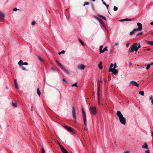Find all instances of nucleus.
Listing matches in <instances>:
<instances>
[{
	"label": "nucleus",
	"mask_w": 153,
	"mask_h": 153,
	"mask_svg": "<svg viewBox=\"0 0 153 153\" xmlns=\"http://www.w3.org/2000/svg\"><path fill=\"white\" fill-rule=\"evenodd\" d=\"M117 115L118 116L120 123L122 124L125 125L126 124V119L123 117V114L120 111H117Z\"/></svg>",
	"instance_id": "f257e3e1"
},
{
	"label": "nucleus",
	"mask_w": 153,
	"mask_h": 153,
	"mask_svg": "<svg viewBox=\"0 0 153 153\" xmlns=\"http://www.w3.org/2000/svg\"><path fill=\"white\" fill-rule=\"evenodd\" d=\"M140 48V45L139 43H135L132 45L129 49L128 52H133L134 51H137L138 49Z\"/></svg>",
	"instance_id": "f03ea898"
},
{
	"label": "nucleus",
	"mask_w": 153,
	"mask_h": 153,
	"mask_svg": "<svg viewBox=\"0 0 153 153\" xmlns=\"http://www.w3.org/2000/svg\"><path fill=\"white\" fill-rule=\"evenodd\" d=\"M72 114L73 117V118L74 120H75L74 122L75 123L76 122V113L75 111V108L73 106L72 107Z\"/></svg>",
	"instance_id": "7ed1b4c3"
},
{
	"label": "nucleus",
	"mask_w": 153,
	"mask_h": 153,
	"mask_svg": "<svg viewBox=\"0 0 153 153\" xmlns=\"http://www.w3.org/2000/svg\"><path fill=\"white\" fill-rule=\"evenodd\" d=\"M100 82H97V97L99 103L100 102Z\"/></svg>",
	"instance_id": "20e7f679"
},
{
	"label": "nucleus",
	"mask_w": 153,
	"mask_h": 153,
	"mask_svg": "<svg viewBox=\"0 0 153 153\" xmlns=\"http://www.w3.org/2000/svg\"><path fill=\"white\" fill-rule=\"evenodd\" d=\"M90 110L91 111V113L95 115L97 114V110L96 107H90Z\"/></svg>",
	"instance_id": "39448f33"
},
{
	"label": "nucleus",
	"mask_w": 153,
	"mask_h": 153,
	"mask_svg": "<svg viewBox=\"0 0 153 153\" xmlns=\"http://www.w3.org/2000/svg\"><path fill=\"white\" fill-rule=\"evenodd\" d=\"M137 25L138 27L137 29H136L137 31H139L142 30V24L138 22L137 23Z\"/></svg>",
	"instance_id": "423d86ee"
},
{
	"label": "nucleus",
	"mask_w": 153,
	"mask_h": 153,
	"mask_svg": "<svg viewBox=\"0 0 153 153\" xmlns=\"http://www.w3.org/2000/svg\"><path fill=\"white\" fill-rule=\"evenodd\" d=\"M63 126L64 128L67 129L69 131L72 133L74 132L73 129L71 128V127L68 126Z\"/></svg>",
	"instance_id": "0eeeda50"
},
{
	"label": "nucleus",
	"mask_w": 153,
	"mask_h": 153,
	"mask_svg": "<svg viewBox=\"0 0 153 153\" xmlns=\"http://www.w3.org/2000/svg\"><path fill=\"white\" fill-rule=\"evenodd\" d=\"M77 67L78 69L80 70H84L85 68V65L82 64H81L78 65H77Z\"/></svg>",
	"instance_id": "6e6552de"
},
{
	"label": "nucleus",
	"mask_w": 153,
	"mask_h": 153,
	"mask_svg": "<svg viewBox=\"0 0 153 153\" xmlns=\"http://www.w3.org/2000/svg\"><path fill=\"white\" fill-rule=\"evenodd\" d=\"M130 84H132L133 85L136 86L137 87H138L139 85L137 83V82L134 81H131L130 82Z\"/></svg>",
	"instance_id": "1a4fd4ad"
},
{
	"label": "nucleus",
	"mask_w": 153,
	"mask_h": 153,
	"mask_svg": "<svg viewBox=\"0 0 153 153\" xmlns=\"http://www.w3.org/2000/svg\"><path fill=\"white\" fill-rule=\"evenodd\" d=\"M114 66V64L113 63L111 64L110 65V67L109 68V70H108V72H111V71H112L114 69L112 68H113Z\"/></svg>",
	"instance_id": "9d476101"
},
{
	"label": "nucleus",
	"mask_w": 153,
	"mask_h": 153,
	"mask_svg": "<svg viewBox=\"0 0 153 153\" xmlns=\"http://www.w3.org/2000/svg\"><path fill=\"white\" fill-rule=\"evenodd\" d=\"M5 15L3 13L0 11V20H1V19H3Z\"/></svg>",
	"instance_id": "9b49d317"
},
{
	"label": "nucleus",
	"mask_w": 153,
	"mask_h": 153,
	"mask_svg": "<svg viewBox=\"0 0 153 153\" xmlns=\"http://www.w3.org/2000/svg\"><path fill=\"white\" fill-rule=\"evenodd\" d=\"M133 20V19H123L120 20V22L128 21H132Z\"/></svg>",
	"instance_id": "f8f14e48"
},
{
	"label": "nucleus",
	"mask_w": 153,
	"mask_h": 153,
	"mask_svg": "<svg viewBox=\"0 0 153 153\" xmlns=\"http://www.w3.org/2000/svg\"><path fill=\"white\" fill-rule=\"evenodd\" d=\"M99 21V22L102 25V26L104 27L105 28V25L104 23V22H103L102 19H101V20Z\"/></svg>",
	"instance_id": "ddd939ff"
},
{
	"label": "nucleus",
	"mask_w": 153,
	"mask_h": 153,
	"mask_svg": "<svg viewBox=\"0 0 153 153\" xmlns=\"http://www.w3.org/2000/svg\"><path fill=\"white\" fill-rule=\"evenodd\" d=\"M144 145L143 146H142V148H144L146 149H148V150H149L148 148V146L147 144L146 143H145L144 144Z\"/></svg>",
	"instance_id": "4468645a"
},
{
	"label": "nucleus",
	"mask_w": 153,
	"mask_h": 153,
	"mask_svg": "<svg viewBox=\"0 0 153 153\" xmlns=\"http://www.w3.org/2000/svg\"><path fill=\"white\" fill-rule=\"evenodd\" d=\"M62 69L67 74H69L70 73L64 67L62 68Z\"/></svg>",
	"instance_id": "2eb2a0df"
},
{
	"label": "nucleus",
	"mask_w": 153,
	"mask_h": 153,
	"mask_svg": "<svg viewBox=\"0 0 153 153\" xmlns=\"http://www.w3.org/2000/svg\"><path fill=\"white\" fill-rule=\"evenodd\" d=\"M56 62L58 64V65L62 69V68L64 67H63V65L59 62H58L57 60H56Z\"/></svg>",
	"instance_id": "dca6fc26"
},
{
	"label": "nucleus",
	"mask_w": 153,
	"mask_h": 153,
	"mask_svg": "<svg viewBox=\"0 0 153 153\" xmlns=\"http://www.w3.org/2000/svg\"><path fill=\"white\" fill-rule=\"evenodd\" d=\"M137 31V30L136 29H134L133 30H132V31H131L129 33V34L130 35H132L134 33L135 31Z\"/></svg>",
	"instance_id": "f3484780"
},
{
	"label": "nucleus",
	"mask_w": 153,
	"mask_h": 153,
	"mask_svg": "<svg viewBox=\"0 0 153 153\" xmlns=\"http://www.w3.org/2000/svg\"><path fill=\"white\" fill-rule=\"evenodd\" d=\"M98 16L101 18H102L104 20H106V18L105 16H104L101 15H98Z\"/></svg>",
	"instance_id": "a211bd4d"
},
{
	"label": "nucleus",
	"mask_w": 153,
	"mask_h": 153,
	"mask_svg": "<svg viewBox=\"0 0 153 153\" xmlns=\"http://www.w3.org/2000/svg\"><path fill=\"white\" fill-rule=\"evenodd\" d=\"M107 51V47L106 46L103 49V50H102V51H100V53H104L105 51Z\"/></svg>",
	"instance_id": "6ab92c4d"
},
{
	"label": "nucleus",
	"mask_w": 153,
	"mask_h": 153,
	"mask_svg": "<svg viewBox=\"0 0 153 153\" xmlns=\"http://www.w3.org/2000/svg\"><path fill=\"white\" fill-rule=\"evenodd\" d=\"M146 42L149 43L151 45H153V41H146Z\"/></svg>",
	"instance_id": "aec40b11"
},
{
	"label": "nucleus",
	"mask_w": 153,
	"mask_h": 153,
	"mask_svg": "<svg viewBox=\"0 0 153 153\" xmlns=\"http://www.w3.org/2000/svg\"><path fill=\"white\" fill-rule=\"evenodd\" d=\"M22 63H23L22 61V60H20L18 62V63L20 67H21L22 64Z\"/></svg>",
	"instance_id": "412c9836"
},
{
	"label": "nucleus",
	"mask_w": 153,
	"mask_h": 153,
	"mask_svg": "<svg viewBox=\"0 0 153 153\" xmlns=\"http://www.w3.org/2000/svg\"><path fill=\"white\" fill-rule=\"evenodd\" d=\"M113 73L115 74H116L118 72V70L115 69H114L113 71Z\"/></svg>",
	"instance_id": "4be33fe9"
},
{
	"label": "nucleus",
	"mask_w": 153,
	"mask_h": 153,
	"mask_svg": "<svg viewBox=\"0 0 153 153\" xmlns=\"http://www.w3.org/2000/svg\"><path fill=\"white\" fill-rule=\"evenodd\" d=\"M37 93L38 95L40 96L41 94V93L40 92L39 90V88H37Z\"/></svg>",
	"instance_id": "5701e85b"
},
{
	"label": "nucleus",
	"mask_w": 153,
	"mask_h": 153,
	"mask_svg": "<svg viewBox=\"0 0 153 153\" xmlns=\"http://www.w3.org/2000/svg\"><path fill=\"white\" fill-rule=\"evenodd\" d=\"M139 94H140L141 95L143 96L144 95V92L143 91H139Z\"/></svg>",
	"instance_id": "b1692460"
},
{
	"label": "nucleus",
	"mask_w": 153,
	"mask_h": 153,
	"mask_svg": "<svg viewBox=\"0 0 153 153\" xmlns=\"http://www.w3.org/2000/svg\"><path fill=\"white\" fill-rule=\"evenodd\" d=\"M79 41L82 45L84 46L85 45L83 41H82V40L80 39H79Z\"/></svg>",
	"instance_id": "393cba45"
},
{
	"label": "nucleus",
	"mask_w": 153,
	"mask_h": 153,
	"mask_svg": "<svg viewBox=\"0 0 153 153\" xmlns=\"http://www.w3.org/2000/svg\"><path fill=\"white\" fill-rule=\"evenodd\" d=\"M82 117L83 120L86 119V117L85 113L84 114H82Z\"/></svg>",
	"instance_id": "a878e982"
},
{
	"label": "nucleus",
	"mask_w": 153,
	"mask_h": 153,
	"mask_svg": "<svg viewBox=\"0 0 153 153\" xmlns=\"http://www.w3.org/2000/svg\"><path fill=\"white\" fill-rule=\"evenodd\" d=\"M38 58H39V60L41 61H44V59H42L41 57L39 56H38Z\"/></svg>",
	"instance_id": "bb28decb"
},
{
	"label": "nucleus",
	"mask_w": 153,
	"mask_h": 153,
	"mask_svg": "<svg viewBox=\"0 0 153 153\" xmlns=\"http://www.w3.org/2000/svg\"><path fill=\"white\" fill-rule=\"evenodd\" d=\"M59 145L60 147V148L61 149V150L62 151V150H63V149H65L63 147V146H62V145H60L59 143Z\"/></svg>",
	"instance_id": "cd10ccee"
},
{
	"label": "nucleus",
	"mask_w": 153,
	"mask_h": 153,
	"mask_svg": "<svg viewBox=\"0 0 153 153\" xmlns=\"http://www.w3.org/2000/svg\"><path fill=\"white\" fill-rule=\"evenodd\" d=\"M17 104L16 103H12V105L14 107H16L17 106Z\"/></svg>",
	"instance_id": "c85d7f7f"
},
{
	"label": "nucleus",
	"mask_w": 153,
	"mask_h": 153,
	"mask_svg": "<svg viewBox=\"0 0 153 153\" xmlns=\"http://www.w3.org/2000/svg\"><path fill=\"white\" fill-rule=\"evenodd\" d=\"M77 82H76L75 83L72 84V86H75L76 87H78V85H77Z\"/></svg>",
	"instance_id": "c756f323"
},
{
	"label": "nucleus",
	"mask_w": 153,
	"mask_h": 153,
	"mask_svg": "<svg viewBox=\"0 0 153 153\" xmlns=\"http://www.w3.org/2000/svg\"><path fill=\"white\" fill-rule=\"evenodd\" d=\"M15 86L16 88L17 89L19 88V87L17 83H16V84H15Z\"/></svg>",
	"instance_id": "7c9ffc66"
},
{
	"label": "nucleus",
	"mask_w": 153,
	"mask_h": 153,
	"mask_svg": "<svg viewBox=\"0 0 153 153\" xmlns=\"http://www.w3.org/2000/svg\"><path fill=\"white\" fill-rule=\"evenodd\" d=\"M143 32H140L138 34H137V35H136V36H140V35H142V34H143Z\"/></svg>",
	"instance_id": "2f4dec72"
},
{
	"label": "nucleus",
	"mask_w": 153,
	"mask_h": 153,
	"mask_svg": "<svg viewBox=\"0 0 153 153\" xmlns=\"http://www.w3.org/2000/svg\"><path fill=\"white\" fill-rule=\"evenodd\" d=\"M150 67V64H148L147 65V67H146V70H148L149 68Z\"/></svg>",
	"instance_id": "473e14b6"
},
{
	"label": "nucleus",
	"mask_w": 153,
	"mask_h": 153,
	"mask_svg": "<svg viewBox=\"0 0 153 153\" xmlns=\"http://www.w3.org/2000/svg\"><path fill=\"white\" fill-rule=\"evenodd\" d=\"M94 17L97 19L99 22L100 21V20H101V19H100L99 18L97 17L96 16H94Z\"/></svg>",
	"instance_id": "72a5a7b5"
},
{
	"label": "nucleus",
	"mask_w": 153,
	"mask_h": 153,
	"mask_svg": "<svg viewBox=\"0 0 153 153\" xmlns=\"http://www.w3.org/2000/svg\"><path fill=\"white\" fill-rule=\"evenodd\" d=\"M20 67L22 68V70H23V71L27 70L26 68H25L23 66H21V67Z\"/></svg>",
	"instance_id": "f704fd0d"
},
{
	"label": "nucleus",
	"mask_w": 153,
	"mask_h": 153,
	"mask_svg": "<svg viewBox=\"0 0 153 153\" xmlns=\"http://www.w3.org/2000/svg\"><path fill=\"white\" fill-rule=\"evenodd\" d=\"M118 10V8L116 7V6H114V10L115 11H117V10Z\"/></svg>",
	"instance_id": "c9c22d12"
},
{
	"label": "nucleus",
	"mask_w": 153,
	"mask_h": 153,
	"mask_svg": "<svg viewBox=\"0 0 153 153\" xmlns=\"http://www.w3.org/2000/svg\"><path fill=\"white\" fill-rule=\"evenodd\" d=\"M62 152L63 153H66L68 152L65 149L62 150Z\"/></svg>",
	"instance_id": "e433bc0d"
},
{
	"label": "nucleus",
	"mask_w": 153,
	"mask_h": 153,
	"mask_svg": "<svg viewBox=\"0 0 153 153\" xmlns=\"http://www.w3.org/2000/svg\"><path fill=\"white\" fill-rule=\"evenodd\" d=\"M98 67L101 70L102 69V65H98Z\"/></svg>",
	"instance_id": "4c0bfd02"
},
{
	"label": "nucleus",
	"mask_w": 153,
	"mask_h": 153,
	"mask_svg": "<svg viewBox=\"0 0 153 153\" xmlns=\"http://www.w3.org/2000/svg\"><path fill=\"white\" fill-rule=\"evenodd\" d=\"M89 3L88 2H85L84 3V4H83V6H85V5H88L89 4Z\"/></svg>",
	"instance_id": "58836bf2"
},
{
	"label": "nucleus",
	"mask_w": 153,
	"mask_h": 153,
	"mask_svg": "<svg viewBox=\"0 0 153 153\" xmlns=\"http://www.w3.org/2000/svg\"><path fill=\"white\" fill-rule=\"evenodd\" d=\"M103 47V45H101L100 46V51H102V48Z\"/></svg>",
	"instance_id": "ea45409f"
},
{
	"label": "nucleus",
	"mask_w": 153,
	"mask_h": 153,
	"mask_svg": "<svg viewBox=\"0 0 153 153\" xmlns=\"http://www.w3.org/2000/svg\"><path fill=\"white\" fill-rule=\"evenodd\" d=\"M83 120V122L84 123V124L85 126L86 125V119L85 120Z\"/></svg>",
	"instance_id": "a19ab883"
},
{
	"label": "nucleus",
	"mask_w": 153,
	"mask_h": 153,
	"mask_svg": "<svg viewBox=\"0 0 153 153\" xmlns=\"http://www.w3.org/2000/svg\"><path fill=\"white\" fill-rule=\"evenodd\" d=\"M22 65H28V63L27 62H23V63H22Z\"/></svg>",
	"instance_id": "79ce46f5"
},
{
	"label": "nucleus",
	"mask_w": 153,
	"mask_h": 153,
	"mask_svg": "<svg viewBox=\"0 0 153 153\" xmlns=\"http://www.w3.org/2000/svg\"><path fill=\"white\" fill-rule=\"evenodd\" d=\"M42 153H45V151L44 148H42Z\"/></svg>",
	"instance_id": "37998d69"
},
{
	"label": "nucleus",
	"mask_w": 153,
	"mask_h": 153,
	"mask_svg": "<svg viewBox=\"0 0 153 153\" xmlns=\"http://www.w3.org/2000/svg\"><path fill=\"white\" fill-rule=\"evenodd\" d=\"M62 80L63 82L66 83H68V82H67V80L63 78Z\"/></svg>",
	"instance_id": "c03bdc74"
},
{
	"label": "nucleus",
	"mask_w": 153,
	"mask_h": 153,
	"mask_svg": "<svg viewBox=\"0 0 153 153\" xmlns=\"http://www.w3.org/2000/svg\"><path fill=\"white\" fill-rule=\"evenodd\" d=\"M36 24V22L34 21H33L31 23V24L32 25H34Z\"/></svg>",
	"instance_id": "a18cd8bd"
},
{
	"label": "nucleus",
	"mask_w": 153,
	"mask_h": 153,
	"mask_svg": "<svg viewBox=\"0 0 153 153\" xmlns=\"http://www.w3.org/2000/svg\"><path fill=\"white\" fill-rule=\"evenodd\" d=\"M145 153H150V151L149 150H146L145 152Z\"/></svg>",
	"instance_id": "49530a36"
},
{
	"label": "nucleus",
	"mask_w": 153,
	"mask_h": 153,
	"mask_svg": "<svg viewBox=\"0 0 153 153\" xmlns=\"http://www.w3.org/2000/svg\"><path fill=\"white\" fill-rule=\"evenodd\" d=\"M19 10L18 9L16 8H14L13 9V10L14 11H16L17 10Z\"/></svg>",
	"instance_id": "de8ad7c7"
},
{
	"label": "nucleus",
	"mask_w": 153,
	"mask_h": 153,
	"mask_svg": "<svg viewBox=\"0 0 153 153\" xmlns=\"http://www.w3.org/2000/svg\"><path fill=\"white\" fill-rule=\"evenodd\" d=\"M116 63H115L114 65V68H113V69H115V68H116Z\"/></svg>",
	"instance_id": "09e8293b"
},
{
	"label": "nucleus",
	"mask_w": 153,
	"mask_h": 153,
	"mask_svg": "<svg viewBox=\"0 0 153 153\" xmlns=\"http://www.w3.org/2000/svg\"><path fill=\"white\" fill-rule=\"evenodd\" d=\"M51 69H52V70H53V71H56V69H55V68H54V67H52L51 68Z\"/></svg>",
	"instance_id": "8fccbe9b"
},
{
	"label": "nucleus",
	"mask_w": 153,
	"mask_h": 153,
	"mask_svg": "<svg viewBox=\"0 0 153 153\" xmlns=\"http://www.w3.org/2000/svg\"><path fill=\"white\" fill-rule=\"evenodd\" d=\"M129 45V43H127V44H126V47H128Z\"/></svg>",
	"instance_id": "3c124183"
},
{
	"label": "nucleus",
	"mask_w": 153,
	"mask_h": 153,
	"mask_svg": "<svg viewBox=\"0 0 153 153\" xmlns=\"http://www.w3.org/2000/svg\"><path fill=\"white\" fill-rule=\"evenodd\" d=\"M149 99L150 100H153V98L151 96L149 97Z\"/></svg>",
	"instance_id": "603ef678"
},
{
	"label": "nucleus",
	"mask_w": 153,
	"mask_h": 153,
	"mask_svg": "<svg viewBox=\"0 0 153 153\" xmlns=\"http://www.w3.org/2000/svg\"><path fill=\"white\" fill-rule=\"evenodd\" d=\"M82 114L85 113V111H84L83 109L82 108Z\"/></svg>",
	"instance_id": "864d4df0"
},
{
	"label": "nucleus",
	"mask_w": 153,
	"mask_h": 153,
	"mask_svg": "<svg viewBox=\"0 0 153 153\" xmlns=\"http://www.w3.org/2000/svg\"><path fill=\"white\" fill-rule=\"evenodd\" d=\"M82 114L85 113V111H84L83 109L82 108Z\"/></svg>",
	"instance_id": "5fc2aeb1"
},
{
	"label": "nucleus",
	"mask_w": 153,
	"mask_h": 153,
	"mask_svg": "<svg viewBox=\"0 0 153 153\" xmlns=\"http://www.w3.org/2000/svg\"><path fill=\"white\" fill-rule=\"evenodd\" d=\"M65 51H64V50H63L61 52V53H65Z\"/></svg>",
	"instance_id": "6e6d98bb"
},
{
	"label": "nucleus",
	"mask_w": 153,
	"mask_h": 153,
	"mask_svg": "<svg viewBox=\"0 0 153 153\" xmlns=\"http://www.w3.org/2000/svg\"><path fill=\"white\" fill-rule=\"evenodd\" d=\"M118 45V43H117L116 44H115L114 45V46L113 47H114L115 46H117V45Z\"/></svg>",
	"instance_id": "4d7b16f0"
},
{
	"label": "nucleus",
	"mask_w": 153,
	"mask_h": 153,
	"mask_svg": "<svg viewBox=\"0 0 153 153\" xmlns=\"http://www.w3.org/2000/svg\"><path fill=\"white\" fill-rule=\"evenodd\" d=\"M14 84H16V83H17V80L16 79H15L14 80Z\"/></svg>",
	"instance_id": "13d9d810"
},
{
	"label": "nucleus",
	"mask_w": 153,
	"mask_h": 153,
	"mask_svg": "<svg viewBox=\"0 0 153 153\" xmlns=\"http://www.w3.org/2000/svg\"><path fill=\"white\" fill-rule=\"evenodd\" d=\"M102 4H104V5H105V6L106 5V3L105 2H102Z\"/></svg>",
	"instance_id": "bf43d9fd"
},
{
	"label": "nucleus",
	"mask_w": 153,
	"mask_h": 153,
	"mask_svg": "<svg viewBox=\"0 0 153 153\" xmlns=\"http://www.w3.org/2000/svg\"><path fill=\"white\" fill-rule=\"evenodd\" d=\"M102 62H100L99 64V65H102Z\"/></svg>",
	"instance_id": "052dcab7"
},
{
	"label": "nucleus",
	"mask_w": 153,
	"mask_h": 153,
	"mask_svg": "<svg viewBox=\"0 0 153 153\" xmlns=\"http://www.w3.org/2000/svg\"><path fill=\"white\" fill-rule=\"evenodd\" d=\"M31 111H33V106H31Z\"/></svg>",
	"instance_id": "680f3d73"
},
{
	"label": "nucleus",
	"mask_w": 153,
	"mask_h": 153,
	"mask_svg": "<svg viewBox=\"0 0 153 153\" xmlns=\"http://www.w3.org/2000/svg\"><path fill=\"white\" fill-rule=\"evenodd\" d=\"M106 7H107V8L108 10V7L109 5H106Z\"/></svg>",
	"instance_id": "e2e57ef3"
},
{
	"label": "nucleus",
	"mask_w": 153,
	"mask_h": 153,
	"mask_svg": "<svg viewBox=\"0 0 153 153\" xmlns=\"http://www.w3.org/2000/svg\"><path fill=\"white\" fill-rule=\"evenodd\" d=\"M151 25H153V22H152L151 23H150Z\"/></svg>",
	"instance_id": "0e129e2a"
},
{
	"label": "nucleus",
	"mask_w": 153,
	"mask_h": 153,
	"mask_svg": "<svg viewBox=\"0 0 153 153\" xmlns=\"http://www.w3.org/2000/svg\"><path fill=\"white\" fill-rule=\"evenodd\" d=\"M104 81L105 82H107V80L105 79H104Z\"/></svg>",
	"instance_id": "69168bd1"
},
{
	"label": "nucleus",
	"mask_w": 153,
	"mask_h": 153,
	"mask_svg": "<svg viewBox=\"0 0 153 153\" xmlns=\"http://www.w3.org/2000/svg\"><path fill=\"white\" fill-rule=\"evenodd\" d=\"M151 102L152 103V105H153V99L151 101Z\"/></svg>",
	"instance_id": "338daca9"
},
{
	"label": "nucleus",
	"mask_w": 153,
	"mask_h": 153,
	"mask_svg": "<svg viewBox=\"0 0 153 153\" xmlns=\"http://www.w3.org/2000/svg\"><path fill=\"white\" fill-rule=\"evenodd\" d=\"M129 153V152L127 151V152H125L124 153Z\"/></svg>",
	"instance_id": "774afa93"
}]
</instances>
